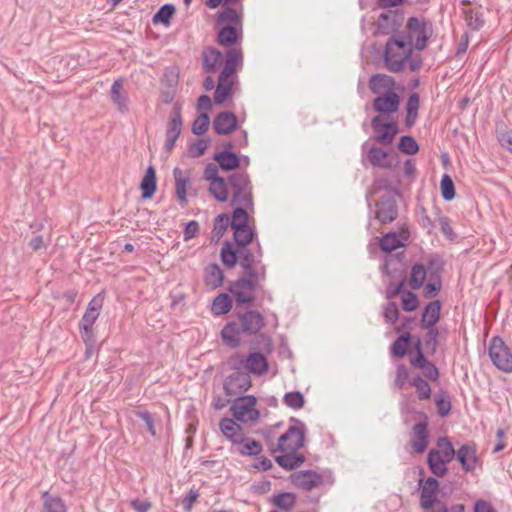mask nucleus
<instances>
[{
  "mask_svg": "<svg viewBox=\"0 0 512 512\" xmlns=\"http://www.w3.org/2000/svg\"><path fill=\"white\" fill-rule=\"evenodd\" d=\"M249 212L243 207L232 211L230 227L234 243L226 240L220 251V259L227 269L239 264L243 275L230 281L227 290L234 295L237 305L252 301L251 290H256L266 280V266L262 262L263 250L256 238V230L248 224Z\"/></svg>",
  "mask_w": 512,
  "mask_h": 512,
  "instance_id": "f257e3e1",
  "label": "nucleus"
},
{
  "mask_svg": "<svg viewBox=\"0 0 512 512\" xmlns=\"http://www.w3.org/2000/svg\"><path fill=\"white\" fill-rule=\"evenodd\" d=\"M251 290L252 301L249 303L237 305L235 300V315L238 321L227 322L221 330V339L224 345L229 348H238L242 342V337H252L257 335L265 326V318L257 310L250 309L255 296Z\"/></svg>",
  "mask_w": 512,
  "mask_h": 512,
  "instance_id": "f03ea898",
  "label": "nucleus"
},
{
  "mask_svg": "<svg viewBox=\"0 0 512 512\" xmlns=\"http://www.w3.org/2000/svg\"><path fill=\"white\" fill-rule=\"evenodd\" d=\"M413 51V44L400 32L393 34L387 41L383 58L386 68L393 73L400 72Z\"/></svg>",
  "mask_w": 512,
  "mask_h": 512,
  "instance_id": "7ed1b4c3",
  "label": "nucleus"
},
{
  "mask_svg": "<svg viewBox=\"0 0 512 512\" xmlns=\"http://www.w3.org/2000/svg\"><path fill=\"white\" fill-rule=\"evenodd\" d=\"M231 189V206L243 207L248 212L254 211L253 185L246 172H234L228 176Z\"/></svg>",
  "mask_w": 512,
  "mask_h": 512,
  "instance_id": "20e7f679",
  "label": "nucleus"
},
{
  "mask_svg": "<svg viewBox=\"0 0 512 512\" xmlns=\"http://www.w3.org/2000/svg\"><path fill=\"white\" fill-rule=\"evenodd\" d=\"M439 481L436 477H428L420 490V507L433 512H465L463 504H454L448 507L444 502L437 499Z\"/></svg>",
  "mask_w": 512,
  "mask_h": 512,
  "instance_id": "39448f33",
  "label": "nucleus"
},
{
  "mask_svg": "<svg viewBox=\"0 0 512 512\" xmlns=\"http://www.w3.org/2000/svg\"><path fill=\"white\" fill-rule=\"evenodd\" d=\"M433 32L432 23L426 18L409 17L406 23V30L400 34L413 44V48L421 51L428 44Z\"/></svg>",
  "mask_w": 512,
  "mask_h": 512,
  "instance_id": "423d86ee",
  "label": "nucleus"
},
{
  "mask_svg": "<svg viewBox=\"0 0 512 512\" xmlns=\"http://www.w3.org/2000/svg\"><path fill=\"white\" fill-rule=\"evenodd\" d=\"M257 398L254 395L238 396L234 399L230 411L235 420L242 423H254L260 417V412L255 408Z\"/></svg>",
  "mask_w": 512,
  "mask_h": 512,
  "instance_id": "0eeeda50",
  "label": "nucleus"
},
{
  "mask_svg": "<svg viewBox=\"0 0 512 512\" xmlns=\"http://www.w3.org/2000/svg\"><path fill=\"white\" fill-rule=\"evenodd\" d=\"M492 363L505 373L512 372V352L500 336H494L488 347Z\"/></svg>",
  "mask_w": 512,
  "mask_h": 512,
  "instance_id": "6e6552de",
  "label": "nucleus"
},
{
  "mask_svg": "<svg viewBox=\"0 0 512 512\" xmlns=\"http://www.w3.org/2000/svg\"><path fill=\"white\" fill-rule=\"evenodd\" d=\"M397 196H400L399 191H393V193L384 194L375 203V214L374 217L381 224H389L397 219L398 217V205Z\"/></svg>",
  "mask_w": 512,
  "mask_h": 512,
  "instance_id": "1a4fd4ad",
  "label": "nucleus"
},
{
  "mask_svg": "<svg viewBox=\"0 0 512 512\" xmlns=\"http://www.w3.org/2000/svg\"><path fill=\"white\" fill-rule=\"evenodd\" d=\"M251 377L245 371H238L229 374L223 382V390L228 397L244 396L243 394L251 387Z\"/></svg>",
  "mask_w": 512,
  "mask_h": 512,
  "instance_id": "9d476101",
  "label": "nucleus"
},
{
  "mask_svg": "<svg viewBox=\"0 0 512 512\" xmlns=\"http://www.w3.org/2000/svg\"><path fill=\"white\" fill-rule=\"evenodd\" d=\"M305 442V433L303 429L296 426H290L285 433L278 438L277 446L271 449L272 452L292 450L298 452Z\"/></svg>",
  "mask_w": 512,
  "mask_h": 512,
  "instance_id": "9b49d317",
  "label": "nucleus"
},
{
  "mask_svg": "<svg viewBox=\"0 0 512 512\" xmlns=\"http://www.w3.org/2000/svg\"><path fill=\"white\" fill-rule=\"evenodd\" d=\"M417 414L423 421L417 422L412 427L411 447L416 453L422 454L429 444L428 417L422 411Z\"/></svg>",
  "mask_w": 512,
  "mask_h": 512,
  "instance_id": "f8f14e48",
  "label": "nucleus"
},
{
  "mask_svg": "<svg viewBox=\"0 0 512 512\" xmlns=\"http://www.w3.org/2000/svg\"><path fill=\"white\" fill-rule=\"evenodd\" d=\"M362 148L366 152V159L373 167L391 169L394 166L393 158L389 151L374 144L368 147L367 142L362 145Z\"/></svg>",
  "mask_w": 512,
  "mask_h": 512,
  "instance_id": "ddd939ff",
  "label": "nucleus"
},
{
  "mask_svg": "<svg viewBox=\"0 0 512 512\" xmlns=\"http://www.w3.org/2000/svg\"><path fill=\"white\" fill-rule=\"evenodd\" d=\"M372 106L379 114H393L399 109L400 96L395 91H385L374 98Z\"/></svg>",
  "mask_w": 512,
  "mask_h": 512,
  "instance_id": "4468645a",
  "label": "nucleus"
},
{
  "mask_svg": "<svg viewBox=\"0 0 512 512\" xmlns=\"http://www.w3.org/2000/svg\"><path fill=\"white\" fill-rule=\"evenodd\" d=\"M371 127L375 132H378L375 136V140L384 146L390 145L399 132L398 125L395 122L381 123L379 116L371 120Z\"/></svg>",
  "mask_w": 512,
  "mask_h": 512,
  "instance_id": "2eb2a0df",
  "label": "nucleus"
},
{
  "mask_svg": "<svg viewBox=\"0 0 512 512\" xmlns=\"http://www.w3.org/2000/svg\"><path fill=\"white\" fill-rule=\"evenodd\" d=\"M456 460L460 463L463 471L474 472L479 463L476 445L469 443L461 445L456 452Z\"/></svg>",
  "mask_w": 512,
  "mask_h": 512,
  "instance_id": "dca6fc26",
  "label": "nucleus"
},
{
  "mask_svg": "<svg viewBox=\"0 0 512 512\" xmlns=\"http://www.w3.org/2000/svg\"><path fill=\"white\" fill-rule=\"evenodd\" d=\"M291 482L304 491H311L323 481L322 476L313 470H302L291 474Z\"/></svg>",
  "mask_w": 512,
  "mask_h": 512,
  "instance_id": "f3484780",
  "label": "nucleus"
},
{
  "mask_svg": "<svg viewBox=\"0 0 512 512\" xmlns=\"http://www.w3.org/2000/svg\"><path fill=\"white\" fill-rule=\"evenodd\" d=\"M216 29L218 30L216 41L221 46L232 47L242 39V26L221 25Z\"/></svg>",
  "mask_w": 512,
  "mask_h": 512,
  "instance_id": "a211bd4d",
  "label": "nucleus"
},
{
  "mask_svg": "<svg viewBox=\"0 0 512 512\" xmlns=\"http://www.w3.org/2000/svg\"><path fill=\"white\" fill-rule=\"evenodd\" d=\"M237 125V117L231 111H222L213 120V128L218 135L230 134L237 128Z\"/></svg>",
  "mask_w": 512,
  "mask_h": 512,
  "instance_id": "6ab92c4d",
  "label": "nucleus"
},
{
  "mask_svg": "<svg viewBox=\"0 0 512 512\" xmlns=\"http://www.w3.org/2000/svg\"><path fill=\"white\" fill-rule=\"evenodd\" d=\"M403 13L397 11H388L381 13L377 20V28L383 34H389L396 31L402 24Z\"/></svg>",
  "mask_w": 512,
  "mask_h": 512,
  "instance_id": "aec40b11",
  "label": "nucleus"
},
{
  "mask_svg": "<svg viewBox=\"0 0 512 512\" xmlns=\"http://www.w3.org/2000/svg\"><path fill=\"white\" fill-rule=\"evenodd\" d=\"M102 306L103 297L101 296V294H97L88 303L86 311L84 312L81 320L79 321V326L92 327L100 315Z\"/></svg>",
  "mask_w": 512,
  "mask_h": 512,
  "instance_id": "412c9836",
  "label": "nucleus"
},
{
  "mask_svg": "<svg viewBox=\"0 0 512 512\" xmlns=\"http://www.w3.org/2000/svg\"><path fill=\"white\" fill-rule=\"evenodd\" d=\"M219 428L225 438L233 445L237 442H242V437L244 436L243 429L234 419L227 417L221 419Z\"/></svg>",
  "mask_w": 512,
  "mask_h": 512,
  "instance_id": "4be33fe9",
  "label": "nucleus"
},
{
  "mask_svg": "<svg viewBox=\"0 0 512 512\" xmlns=\"http://www.w3.org/2000/svg\"><path fill=\"white\" fill-rule=\"evenodd\" d=\"M395 85L394 78L383 73L374 74L369 79V89L375 95H380L385 91H394Z\"/></svg>",
  "mask_w": 512,
  "mask_h": 512,
  "instance_id": "5701e85b",
  "label": "nucleus"
},
{
  "mask_svg": "<svg viewBox=\"0 0 512 512\" xmlns=\"http://www.w3.org/2000/svg\"><path fill=\"white\" fill-rule=\"evenodd\" d=\"M222 171H234L241 166V158L233 151L221 150L213 155Z\"/></svg>",
  "mask_w": 512,
  "mask_h": 512,
  "instance_id": "b1692460",
  "label": "nucleus"
},
{
  "mask_svg": "<svg viewBox=\"0 0 512 512\" xmlns=\"http://www.w3.org/2000/svg\"><path fill=\"white\" fill-rule=\"evenodd\" d=\"M268 367L267 358L260 352H250L246 356L247 373L261 376L268 371Z\"/></svg>",
  "mask_w": 512,
  "mask_h": 512,
  "instance_id": "393cba45",
  "label": "nucleus"
},
{
  "mask_svg": "<svg viewBox=\"0 0 512 512\" xmlns=\"http://www.w3.org/2000/svg\"><path fill=\"white\" fill-rule=\"evenodd\" d=\"M441 316V302L434 300L429 302L423 309L420 325L421 327H434Z\"/></svg>",
  "mask_w": 512,
  "mask_h": 512,
  "instance_id": "a878e982",
  "label": "nucleus"
},
{
  "mask_svg": "<svg viewBox=\"0 0 512 512\" xmlns=\"http://www.w3.org/2000/svg\"><path fill=\"white\" fill-rule=\"evenodd\" d=\"M284 454L275 457V462L287 471L299 468L305 462V456L292 450H286Z\"/></svg>",
  "mask_w": 512,
  "mask_h": 512,
  "instance_id": "bb28decb",
  "label": "nucleus"
},
{
  "mask_svg": "<svg viewBox=\"0 0 512 512\" xmlns=\"http://www.w3.org/2000/svg\"><path fill=\"white\" fill-rule=\"evenodd\" d=\"M140 189L142 191V199H151L157 190L156 170L153 165H149L145 175L141 180Z\"/></svg>",
  "mask_w": 512,
  "mask_h": 512,
  "instance_id": "cd10ccee",
  "label": "nucleus"
},
{
  "mask_svg": "<svg viewBox=\"0 0 512 512\" xmlns=\"http://www.w3.org/2000/svg\"><path fill=\"white\" fill-rule=\"evenodd\" d=\"M175 180V192L177 199L182 207L187 204V185L190 181L189 176L179 167L173 169Z\"/></svg>",
  "mask_w": 512,
  "mask_h": 512,
  "instance_id": "c85d7f7f",
  "label": "nucleus"
},
{
  "mask_svg": "<svg viewBox=\"0 0 512 512\" xmlns=\"http://www.w3.org/2000/svg\"><path fill=\"white\" fill-rule=\"evenodd\" d=\"M202 67L206 73H213L223 61V54L216 48L207 47L202 53Z\"/></svg>",
  "mask_w": 512,
  "mask_h": 512,
  "instance_id": "c756f323",
  "label": "nucleus"
},
{
  "mask_svg": "<svg viewBox=\"0 0 512 512\" xmlns=\"http://www.w3.org/2000/svg\"><path fill=\"white\" fill-rule=\"evenodd\" d=\"M221 25H235L242 26V14L238 12L235 8L225 6L222 11L217 13L215 28H218Z\"/></svg>",
  "mask_w": 512,
  "mask_h": 512,
  "instance_id": "7c9ffc66",
  "label": "nucleus"
},
{
  "mask_svg": "<svg viewBox=\"0 0 512 512\" xmlns=\"http://www.w3.org/2000/svg\"><path fill=\"white\" fill-rule=\"evenodd\" d=\"M224 274L216 263H211L204 269V283L207 287L214 290L223 285Z\"/></svg>",
  "mask_w": 512,
  "mask_h": 512,
  "instance_id": "2f4dec72",
  "label": "nucleus"
},
{
  "mask_svg": "<svg viewBox=\"0 0 512 512\" xmlns=\"http://www.w3.org/2000/svg\"><path fill=\"white\" fill-rule=\"evenodd\" d=\"M183 126L182 105L179 102L173 104L171 115L167 123L166 135L179 137Z\"/></svg>",
  "mask_w": 512,
  "mask_h": 512,
  "instance_id": "473e14b6",
  "label": "nucleus"
},
{
  "mask_svg": "<svg viewBox=\"0 0 512 512\" xmlns=\"http://www.w3.org/2000/svg\"><path fill=\"white\" fill-rule=\"evenodd\" d=\"M234 295L230 296L228 293H219L212 301L211 312L215 316H221L229 313L233 306Z\"/></svg>",
  "mask_w": 512,
  "mask_h": 512,
  "instance_id": "72a5a7b5",
  "label": "nucleus"
},
{
  "mask_svg": "<svg viewBox=\"0 0 512 512\" xmlns=\"http://www.w3.org/2000/svg\"><path fill=\"white\" fill-rule=\"evenodd\" d=\"M419 108H420V96L418 93L414 92L408 96L406 102V117H405V126L407 128H411L415 125L418 116H419Z\"/></svg>",
  "mask_w": 512,
  "mask_h": 512,
  "instance_id": "f704fd0d",
  "label": "nucleus"
},
{
  "mask_svg": "<svg viewBox=\"0 0 512 512\" xmlns=\"http://www.w3.org/2000/svg\"><path fill=\"white\" fill-rule=\"evenodd\" d=\"M235 446V451L242 456H258L263 450L259 441L245 436L242 437V442H237Z\"/></svg>",
  "mask_w": 512,
  "mask_h": 512,
  "instance_id": "c9c22d12",
  "label": "nucleus"
},
{
  "mask_svg": "<svg viewBox=\"0 0 512 512\" xmlns=\"http://www.w3.org/2000/svg\"><path fill=\"white\" fill-rule=\"evenodd\" d=\"M41 499L43 502L42 512H67V506L61 497L44 491L41 493Z\"/></svg>",
  "mask_w": 512,
  "mask_h": 512,
  "instance_id": "e433bc0d",
  "label": "nucleus"
},
{
  "mask_svg": "<svg viewBox=\"0 0 512 512\" xmlns=\"http://www.w3.org/2000/svg\"><path fill=\"white\" fill-rule=\"evenodd\" d=\"M439 454L440 452L438 449H431L427 454V465L434 476L443 477L447 473L448 467L445 465V462H443Z\"/></svg>",
  "mask_w": 512,
  "mask_h": 512,
  "instance_id": "4c0bfd02",
  "label": "nucleus"
},
{
  "mask_svg": "<svg viewBox=\"0 0 512 512\" xmlns=\"http://www.w3.org/2000/svg\"><path fill=\"white\" fill-rule=\"evenodd\" d=\"M111 99L121 113L128 112L129 101L128 97L123 94V83L120 79L115 80L111 86Z\"/></svg>",
  "mask_w": 512,
  "mask_h": 512,
  "instance_id": "58836bf2",
  "label": "nucleus"
},
{
  "mask_svg": "<svg viewBox=\"0 0 512 512\" xmlns=\"http://www.w3.org/2000/svg\"><path fill=\"white\" fill-rule=\"evenodd\" d=\"M412 335L410 332H404L391 345V356L394 358H403L409 349Z\"/></svg>",
  "mask_w": 512,
  "mask_h": 512,
  "instance_id": "ea45409f",
  "label": "nucleus"
},
{
  "mask_svg": "<svg viewBox=\"0 0 512 512\" xmlns=\"http://www.w3.org/2000/svg\"><path fill=\"white\" fill-rule=\"evenodd\" d=\"M404 245L405 243L399 238L398 233L393 231L384 234L379 241L380 249L384 252H392Z\"/></svg>",
  "mask_w": 512,
  "mask_h": 512,
  "instance_id": "a19ab883",
  "label": "nucleus"
},
{
  "mask_svg": "<svg viewBox=\"0 0 512 512\" xmlns=\"http://www.w3.org/2000/svg\"><path fill=\"white\" fill-rule=\"evenodd\" d=\"M436 445L440 452L439 456L443 462H445L446 466L454 459V457L456 458L457 451L454 449V446L448 437L444 436L438 438Z\"/></svg>",
  "mask_w": 512,
  "mask_h": 512,
  "instance_id": "79ce46f5",
  "label": "nucleus"
},
{
  "mask_svg": "<svg viewBox=\"0 0 512 512\" xmlns=\"http://www.w3.org/2000/svg\"><path fill=\"white\" fill-rule=\"evenodd\" d=\"M176 8L171 3L162 5L158 11L153 15L152 22L154 24H163L168 27L171 24V19L175 14Z\"/></svg>",
  "mask_w": 512,
  "mask_h": 512,
  "instance_id": "37998d69",
  "label": "nucleus"
},
{
  "mask_svg": "<svg viewBox=\"0 0 512 512\" xmlns=\"http://www.w3.org/2000/svg\"><path fill=\"white\" fill-rule=\"evenodd\" d=\"M445 262L441 255L434 253L427 257L425 265L429 277L441 278V273L444 270Z\"/></svg>",
  "mask_w": 512,
  "mask_h": 512,
  "instance_id": "c03bdc74",
  "label": "nucleus"
},
{
  "mask_svg": "<svg viewBox=\"0 0 512 512\" xmlns=\"http://www.w3.org/2000/svg\"><path fill=\"white\" fill-rule=\"evenodd\" d=\"M427 269L422 263H415L411 268V276L409 280V285L413 290L420 289L427 276Z\"/></svg>",
  "mask_w": 512,
  "mask_h": 512,
  "instance_id": "a18cd8bd",
  "label": "nucleus"
},
{
  "mask_svg": "<svg viewBox=\"0 0 512 512\" xmlns=\"http://www.w3.org/2000/svg\"><path fill=\"white\" fill-rule=\"evenodd\" d=\"M228 179L224 177L210 182L209 192L219 202H226L228 200Z\"/></svg>",
  "mask_w": 512,
  "mask_h": 512,
  "instance_id": "49530a36",
  "label": "nucleus"
},
{
  "mask_svg": "<svg viewBox=\"0 0 512 512\" xmlns=\"http://www.w3.org/2000/svg\"><path fill=\"white\" fill-rule=\"evenodd\" d=\"M273 505L284 511H291L296 503V495L292 492H281L273 496Z\"/></svg>",
  "mask_w": 512,
  "mask_h": 512,
  "instance_id": "de8ad7c7",
  "label": "nucleus"
},
{
  "mask_svg": "<svg viewBox=\"0 0 512 512\" xmlns=\"http://www.w3.org/2000/svg\"><path fill=\"white\" fill-rule=\"evenodd\" d=\"M464 16L468 27L474 31L480 30L485 24L483 13L479 9H466Z\"/></svg>",
  "mask_w": 512,
  "mask_h": 512,
  "instance_id": "09e8293b",
  "label": "nucleus"
},
{
  "mask_svg": "<svg viewBox=\"0 0 512 512\" xmlns=\"http://www.w3.org/2000/svg\"><path fill=\"white\" fill-rule=\"evenodd\" d=\"M231 219L227 214L221 213L214 219L212 238L219 240L225 234L228 226L230 225Z\"/></svg>",
  "mask_w": 512,
  "mask_h": 512,
  "instance_id": "8fccbe9b",
  "label": "nucleus"
},
{
  "mask_svg": "<svg viewBox=\"0 0 512 512\" xmlns=\"http://www.w3.org/2000/svg\"><path fill=\"white\" fill-rule=\"evenodd\" d=\"M233 81H221L218 80V84L215 89L214 102L216 104L223 103L232 93Z\"/></svg>",
  "mask_w": 512,
  "mask_h": 512,
  "instance_id": "3c124183",
  "label": "nucleus"
},
{
  "mask_svg": "<svg viewBox=\"0 0 512 512\" xmlns=\"http://www.w3.org/2000/svg\"><path fill=\"white\" fill-rule=\"evenodd\" d=\"M398 149L407 155H414L419 151V144L411 135H403L399 139Z\"/></svg>",
  "mask_w": 512,
  "mask_h": 512,
  "instance_id": "603ef678",
  "label": "nucleus"
},
{
  "mask_svg": "<svg viewBox=\"0 0 512 512\" xmlns=\"http://www.w3.org/2000/svg\"><path fill=\"white\" fill-rule=\"evenodd\" d=\"M441 196L445 201H451L455 198V185L448 174H444L440 181Z\"/></svg>",
  "mask_w": 512,
  "mask_h": 512,
  "instance_id": "864d4df0",
  "label": "nucleus"
},
{
  "mask_svg": "<svg viewBox=\"0 0 512 512\" xmlns=\"http://www.w3.org/2000/svg\"><path fill=\"white\" fill-rule=\"evenodd\" d=\"M437 412L440 417H446L451 411V399L446 392H441L435 397Z\"/></svg>",
  "mask_w": 512,
  "mask_h": 512,
  "instance_id": "5fc2aeb1",
  "label": "nucleus"
},
{
  "mask_svg": "<svg viewBox=\"0 0 512 512\" xmlns=\"http://www.w3.org/2000/svg\"><path fill=\"white\" fill-rule=\"evenodd\" d=\"M210 118L206 112H202L198 115V117L192 123V133L195 135H203L209 128Z\"/></svg>",
  "mask_w": 512,
  "mask_h": 512,
  "instance_id": "6e6d98bb",
  "label": "nucleus"
},
{
  "mask_svg": "<svg viewBox=\"0 0 512 512\" xmlns=\"http://www.w3.org/2000/svg\"><path fill=\"white\" fill-rule=\"evenodd\" d=\"M225 65L237 70L243 66V54L241 49L231 48L226 52Z\"/></svg>",
  "mask_w": 512,
  "mask_h": 512,
  "instance_id": "4d7b16f0",
  "label": "nucleus"
},
{
  "mask_svg": "<svg viewBox=\"0 0 512 512\" xmlns=\"http://www.w3.org/2000/svg\"><path fill=\"white\" fill-rule=\"evenodd\" d=\"M283 402L292 409H300L305 404L304 396L299 391L287 392L284 395Z\"/></svg>",
  "mask_w": 512,
  "mask_h": 512,
  "instance_id": "13d9d810",
  "label": "nucleus"
},
{
  "mask_svg": "<svg viewBox=\"0 0 512 512\" xmlns=\"http://www.w3.org/2000/svg\"><path fill=\"white\" fill-rule=\"evenodd\" d=\"M426 330V346L430 350L431 354H434L438 346V337L440 336V328L434 327H422Z\"/></svg>",
  "mask_w": 512,
  "mask_h": 512,
  "instance_id": "bf43d9fd",
  "label": "nucleus"
},
{
  "mask_svg": "<svg viewBox=\"0 0 512 512\" xmlns=\"http://www.w3.org/2000/svg\"><path fill=\"white\" fill-rule=\"evenodd\" d=\"M402 309L406 312H413L419 306L418 296L412 292L405 290L401 298Z\"/></svg>",
  "mask_w": 512,
  "mask_h": 512,
  "instance_id": "052dcab7",
  "label": "nucleus"
},
{
  "mask_svg": "<svg viewBox=\"0 0 512 512\" xmlns=\"http://www.w3.org/2000/svg\"><path fill=\"white\" fill-rule=\"evenodd\" d=\"M79 332L82 340L87 347V353L90 354L96 345V337L94 335L93 326H79Z\"/></svg>",
  "mask_w": 512,
  "mask_h": 512,
  "instance_id": "680f3d73",
  "label": "nucleus"
},
{
  "mask_svg": "<svg viewBox=\"0 0 512 512\" xmlns=\"http://www.w3.org/2000/svg\"><path fill=\"white\" fill-rule=\"evenodd\" d=\"M209 139L201 138L188 146V155L191 158H198L202 156L207 150Z\"/></svg>",
  "mask_w": 512,
  "mask_h": 512,
  "instance_id": "e2e57ef3",
  "label": "nucleus"
},
{
  "mask_svg": "<svg viewBox=\"0 0 512 512\" xmlns=\"http://www.w3.org/2000/svg\"><path fill=\"white\" fill-rule=\"evenodd\" d=\"M442 287L441 278L429 277L428 283L425 285L423 293L426 298H434L438 295Z\"/></svg>",
  "mask_w": 512,
  "mask_h": 512,
  "instance_id": "0e129e2a",
  "label": "nucleus"
},
{
  "mask_svg": "<svg viewBox=\"0 0 512 512\" xmlns=\"http://www.w3.org/2000/svg\"><path fill=\"white\" fill-rule=\"evenodd\" d=\"M177 80L173 79L172 84L164 85L160 91V99L164 104L173 102L176 95Z\"/></svg>",
  "mask_w": 512,
  "mask_h": 512,
  "instance_id": "69168bd1",
  "label": "nucleus"
},
{
  "mask_svg": "<svg viewBox=\"0 0 512 512\" xmlns=\"http://www.w3.org/2000/svg\"><path fill=\"white\" fill-rule=\"evenodd\" d=\"M383 317L388 324H395L399 318V310L395 302H388L383 310Z\"/></svg>",
  "mask_w": 512,
  "mask_h": 512,
  "instance_id": "338daca9",
  "label": "nucleus"
},
{
  "mask_svg": "<svg viewBox=\"0 0 512 512\" xmlns=\"http://www.w3.org/2000/svg\"><path fill=\"white\" fill-rule=\"evenodd\" d=\"M409 379V369L404 364H398L396 368L395 386L402 389Z\"/></svg>",
  "mask_w": 512,
  "mask_h": 512,
  "instance_id": "774afa93",
  "label": "nucleus"
}]
</instances>
